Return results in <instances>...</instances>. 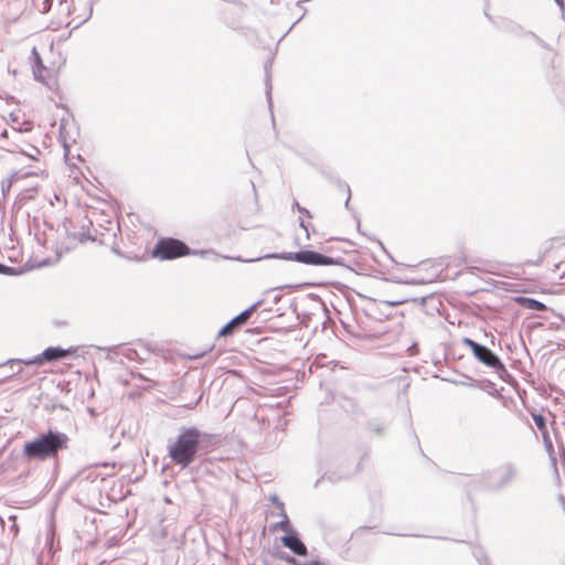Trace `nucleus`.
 I'll return each mask as SVG.
<instances>
[{
  "instance_id": "20e7f679",
  "label": "nucleus",
  "mask_w": 565,
  "mask_h": 565,
  "mask_svg": "<svg viewBox=\"0 0 565 565\" xmlns=\"http://www.w3.org/2000/svg\"><path fill=\"white\" fill-rule=\"evenodd\" d=\"M152 254L160 259H173L189 255L190 248L179 239L162 238L157 243Z\"/></svg>"
},
{
  "instance_id": "2f4dec72",
  "label": "nucleus",
  "mask_w": 565,
  "mask_h": 565,
  "mask_svg": "<svg viewBox=\"0 0 565 565\" xmlns=\"http://www.w3.org/2000/svg\"><path fill=\"white\" fill-rule=\"evenodd\" d=\"M296 207L299 210L301 207L298 202L295 203Z\"/></svg>"
},
{
  "instance_id": "c85d7f7f",
  "label": "nucleus",
  "mask_w": 565,
  "mask_h": 565,
  "mask_svg": "<svg viewBox=\"0 0 565 565\" xmlns=\"http://www.w3.org/2000/svg\"><path fill=\"white\" fill-rule=\"evenodd\" d=\"M347 191H348V193H350V188H349L348 185H347ZM350 195H351V194H349V195H348V199H347V201H345V206H348V205H349V202H350Z\"/></svg>"
},
{
  "instance_id": "cd10ccee",
  "label": "nucleus",
  "mask_w": 565,
  "mask_h": 565,
  "mask_svg": "<svg viewBox=\"0 0 565 565\" xmlns=\"http://www.w3.org/2000/svg\"><path fill=\"white\" fill-rule=\"evenodd\" d=\"M303 565H324V564L317 561V562H308V563H305Z\"/></svg>"
},
{
  "instance_id": "412c9836",
  "label": "nucleus",
  "mask_w": 565,
  "mask_h": 565,
  "mask_svg": "<svg viewBox=\"0 0 565 565\" xmlns=\"http://www.w3.org/2000/svg\"><path fill=\"white\" fill-rule=\"evenodd\" d=\"M14 268L0 264V274H13Z\"/></svg>"
},
{
  "instance_id": "4468645a",
  "label": "nucleus",
  "mask_w": 565,
  "mask_h": 565,
  "mask_svg": "<svg viewBox=\"0 0 565 565\" xmlns=\"http://www.w3.org/2000/svg\"><path fill=\"white\" fill-rule=\"evenodd\" d=\"M274 501L277 502L280 509V515L282 516L281 521L275 524V529L282 530L285 532H292V529L290 526V522L288 519V515L286 514V511L284 509V504L277 500V498H274Z\"/></svg>"
},
{
  "instance_id": "ddd939ff",
  "label": "nucleus",
  "mask_w": 565,
  "mask_h": 565,
  "mask_svg": "<svg viewBox=\"0 0 565 565\" xmlns=\"http://www.w3.org/2000/svg\"><path fill=\"white\" fill-rule=\"evenodd\" d=\"M43 170L42 169H34V170H17L14 171L10 179H9V182H8V185H7V190L10 189L11 184L13 182H17L19 181L20 179H23V178H28V177H33V175H40V174H43Z\"/></svg>"
},
{
  "instance_id": "b1692460",
  "label": "nucleus",
  "mask_w": 565,
  "mask_h": 565,
  "mask_svg": "<svg viewBox=\"0 0 565 565\" xmlns=\"http://www.w3.org/2000/svg\"><path fill=\"white\" fill-rule=\"evenodd\" d=\"M406 300L405 299H401V300H394V301H387L386 303L391 307H396L398 305H402L404 303Z\"/></svg>"
},
{
  "instance_id": "4be33fe9",
  "label": "nucleus",
  "mask_w": 565,
  "mask_h": 565,
  "mask_svg": "<svg viewBox=\"0 0 565 565\" xmlns=\"http://www.w3.org/2000/svg\"><path fill=\"white\" fill-rule=\"evenodd\" d=\"M541 433H542V436H543L544 443L548 444V446H551V447H552V443H551V440H550V436H548L547 429L542 430Z\"/></svg>"
},
{
  "instance_id": "1a4fd4ad",
  "label": "nucleus",
  "mask_w": 565,
  "mask_h": 565,
  "mask_svg": "<svg viewBox=\"0 0 565 565\" xmlns=\"http://www.w3.org/2000/svg\"><path fill=\"white\" fill-rule=\"evenodd\" d=\"M67 355V351L61 348L51 347L45 349L40 355L26 361V364H42L45 361H56Z\"/></svg>"
},
{
  "instance_id": "7ed1b4c3",
  "label": "nucleus",
  "mask_w": 565,
  "mask_h": 565,
  "mask_svg": "<svg viewBox=\"0 0 565 565\" xmlns=\"http://www.w3.org/2000/svg\"><path fill=\"white\" fill-rule=\"evenodd\" d=\"M265 258L295 260L313 266H331L342 264L341 257H329L312 250H300L296 253H274L266 255Z\"/></svg>"
},
{
  "instance_id": "f03ea898",
  "label": "nucleus",
  "mask_w": 565,
  "mask_h": 565,
  "mask_svg": "<svg viewBox=\"0 0 565 565\" xmlns=\"http://www.w3.org/2000/svg\"><path fill=\"white\" fill-rule=\"evenodd\" d=\"M204 436L195 427L182 428L175 440L168 446L171 461L182 469L188 468L196 459Z\"/></svg>"
},
{
  "instance_id": "0eeeda50",
  "label": "nucleus",
  "mask_w": 565,
  "mask_h": 565,
  "mask_svg": "<svg viewBox=\"0 0 565 565\" xmlns=\"http://www.w3.org/2000/svg\"><path fill=\"white\" fill-rule=\"evenodd\" d=\"M515 476L516 468L512 463H504L494 470L490 487L494 490H500L510 484Z\"/></svg>"
},
{
  "instance_id": "9b49d317",
  "label": "nucleus",
  "mask_w": 565,
  "mask_h": 565,
  "mask_svg": "<svg viewBox=\"0 0 565 565\" xmlns=\"http://www.w3.org/2000/svg\"><path fill=\"white\" fill-rule=\"evenodd\" d=\"M32 55L34 57L33 74H34L35 79L39 81V82H42L45 85H49L45 82V75H44V73H46L47 70L42 64L41 57H40V55H39V53H38L35 47L32 50Z\"/></svg>"
},
{
  "instance_id": "423d86ee",
  "label": "nucleus",
  "mask_w": 565,
  "mask_h": 565,
  "mask_svg": "<svg viewBox=\"0 0 565 565\" xmlns=\"http://www.w3.org/2000/svg\"><path fill=\"white\" fill-rule=\"evenodd\" d=\"M21 131H22L21 128H19V129L12 128V131L9 135V131L6 129V130H3L1 136L6 137V138H12V140H13L12 148L9 149V151L19 152L31 160L38 161L39 156L41 154L40 149L32 145H25V147H24L22 143H20L19 137H20Z\"/></svg>"
},
{
  "instance_id": "dca6fc26",
  "label": "nucleus",
  "mask_w": 565,
  "mask_h": 565,
  "mask_svg": "<svg viewBox=\"0 0 565 565\" xmlns=\"http://www.w3.org/2000/svg\"><path fill=\"white\" fill-rule=\"evenodd\" d=\"M532 417L540 431L546 429L545 418L541 414H533Z\"/></svg>"
},
{
  "instance_id": "393cba45",
  "label": "nucleus",
  "mask_w": 565,
  "mask_h": 565,
  "mask_svg": "<svg viewBox=\"0 0 565 565\" xmlns=\"http://www.w3.org/2000/svg\"><path fill=\"white\" fill-rule=\"evenodd\" d=\"M286 561L291 564V565H303V564H300L295 557L292 556H289L286 558Z\"/></svg>"
},
{
  "instance_id": "a878e982",
  "label": "nucleus",
  "mask_w": 565,
  "mask_h": 565,
  "mask_svg": "<svg viewBox=\"0 0 565 565\" xmlns=\"http://www.w3.org/2000/svg\"><path fill=\"white\" fill-rule=\"evenodd\" d=\"M299 212L303 215H306L307 217H311L309 211L305 207H299Z\"/></svg>"
},
{
  "instance_id": "f8f14e48",
  "label": "nucleus",
  "mask_w": 565,
  "mask_h": 565,
  "mask_svg": "<svg viewBox=\"0 0 565 565\" xmlns=\"http://www.w3.org/2000/svg\"><path fill=\"white\" fill-rule=\"evenodd\" d=\"M88 239H90V237L83 232L67 234L65 241L63 242V247L65 250H70L77 246V244H83Z\"/></svg>"
},
{
  "instance_id": "a211bd4d",
  "label": "nucleus",
  "mask_w": 565,
  "mask_h": 565,
  "mask_svg": "<svg viewBox=\"0 0 565 565\" xmlns=\"http://www.w3.org/2000/svg\"><path fill=\"white\" fill-rule=\"evenodd\" d=\"M271 84H270V74L268 71H266V95H267V99H268V103L270 104L271 102Z\"/></svg>"
},
{
  "instance_id": "39448f33",
  "label": "nucleus",
  "mask_w": 565,
  "mask_h": 565,
  "mask_svg": "<svg viewBox=\"0 0 565 565\" xmlns=\"http://www.w3.org/2000/svg\"><path fill=\"white\" fill-rule=\"evenodd\" d=\"M463 343L472 350L473 355L487 366L492 367L495 371H504V365L500 361L497 354L484 345L477 343L476 341L466 338Z\"/></svg>"
},
{
  "instance_id": "f257e3e1",
  "label": "nucleus",
  "mask_w": 565,
  "mask_h": 565,
  "mask_svg": "<svg viewBox=\"0 0 565 565\" xmlns=\"http://www.w3.org/2000/svg\"><path fill=\"white\" fill-rule=\"evenodd\" d=\"M70 438L61 431L47 430L23 446V456L29 461H44L55 458L60 451L67 449Z\"/></svg>"
},
{
  "instance_id": "bb28decb",
  "label": "nucleus",
  "mask_w": 565,
  "mask_h": 565,
  "mask_svg": "<svg viewBox=\"0 0 565 565\" xmlns=\"http://www.w3.org/2000/svg\"><path fill=\"white\" fill-rule=\"evenodd\" d=\"M92 11H93V7H92V3L89 2V6H88V13L86 14V17L84 18V21H86L90 15H92Z\"/></svg>"
},
{
  "instance_id": "6e6552de",
  "label": "nucleus",
  "mask_w": 565,
  "mask_h": 565,
  "mask_svg": "<svg viewBox=\"0 0 565 565\" xmlns=\"http://www.w3.org/2000/svg\"><path fill=\"white\" fill-rule=\"evenodd\" d=\"M260 305V301L255 302L249 308L242 311L238 316L233 318L228 323H226L218 332V335L226 337L231 334L234 328L244 324L252 316V313L256 310V308Z\"/></svg>"
},
{
  "instance_id": "c756f323",
  "label": "nucleus",
  "mask_w": 565,
  "mask_h": 565,
  "mask_svg": "<svg viewBox=\"0 0 565 565\" xmlns=\"http://www.w3.org/2000/svg\"><path fill=\"white\" fill-rule=\"evenodd\" d=\"M477 557H478V562L482 563V557H479V556H477ZM483 561H484V565H488V562H487L486 557H483Z\"/></svg>"
},
{
  "instance_id": "5701e85b",
  "label": "nucleus",
  "mask_w": 565,
  "mask_h": 565,
  "mask_svg": "<svg viewBox=\"0 0 565 565\" xmlns=\"http://www.w3.org/2000/svg\"><path fill=\"white\" fill-rule=\"evenodd\" d=\"M555 2L559 7V9L562 11V15L564 17V14H565V2H564V0H555Z\"/></svg>"
},
{
  "instance_id": "6ab92c4d",
  "label": "nucleus",
  "mask_w": 565,
  "mask_h": 565,
  "mask_svg": "<svg viewBox=\"0 0 565 565\" xmlns=\"http://www.w3.org/2000/svg\"><path fill=\"white\" fill-rule=\"evenodd\" d=\"M9 520L12 521V524L10 526V532L12 533V536L15 537L18 535V532H19V527H18V524H17L15 516H10Z\"/></svg>"
},
{
  "instance_id": "2eb2a0df",
  "label": "nucleus",
  "mask_w": 565,
  "mask_h": 565,
  "mask_svg": "<svg viewBox=\"0 0 565 565\" xmlns=\"http://www.w3.org/2000/svg\"><path fill=\"white\" fill-rule=\"evenodd\" d=\"M520 301L523 303V306L531 310L541 311L545 309V305L542 303L539 300L532 299V298H520Z\"/></svg>"
},
{
  "instance_id": "f3484780",
  "label": "nucleus",
  "mask_w": 565,
  "mask_h": 565,
  "mask_svg": "<svg viewBox=\"0 0 565 565\" xmlns=\"http://www.w3.org/2000/svg\"><path fill=\"white\" fill-rule=\"evenodd\" d=\"M122 355L126 356L129 360H137L138 359V352L135 349H124Z\"/></svg>"
},
{
  "instance_id": "7c9ffc66",
  "label": "nucleus",
  "mask_w": 565,
  "mask_h": 565,
  "mask_svg": "<svg viewBox=\"0 0 565 565\" xmlns=\"http://www.w3.org/2000/svg\"><path fill=\"white\" fill-rule=\"evenodd\" d=\"M26 127L24 128L25 131L30 130L31 129V125L29 122L25 124Z\"/></svg>"
},
{
  "instance_id": "9d476101",
  "label": "nucleus",
  "mask_w": 565,
  "mask_h": 565,
  "mask_svg": "<svg viewBox=\"0 0 565 565\" xmlns=\"http://www.w3.org/2000/svg\"><path fill=\"white\" fill-rule=\"evenodd\" d=\"M282 544L299 556H306L308 551L306 545L296 535H286L281 537Z\"/></svg>"
},
{
  "instance_id": "aec40b11",
  "label": "nucleus",
  "mask_w": 565,
  "mask_h": 565,
  "mask_svg": "<svg viewBox=\"0 0 565 565\" xmlns=\"http://www.w3.org/2000/svg\"><path fill=\"white\" fill-rule=\"evenodd\" d=\"M300 226L303 228V231L306 233V237L309 238L310 237L309 227L311 226V224L310 223H306L303 221V218L300 217Z\"/></svg>"
}]
</instances>
